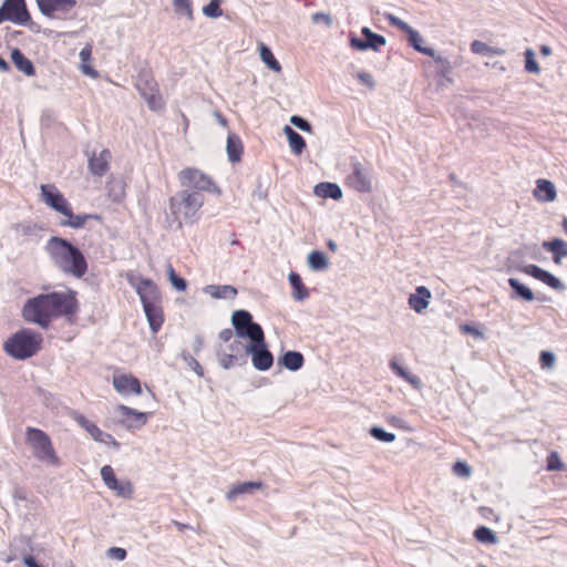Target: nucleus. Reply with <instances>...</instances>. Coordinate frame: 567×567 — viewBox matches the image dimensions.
<instances>
[{
    "instance_id": "f257e3e1",
    "label": "nucleus",
    "mask_w": 567,
    "mask_h": 567,
    "mask_svg": "<svg viewBox=\"0 0 567 567\" xmlns=\"http://www.w3.org/2000/svg\"><path fill=\"white\" fill-rule=\"evenodd\" d=\"M78 309L75 291H52L28 299L22 309V317L25 321L47 329L53 318L73 317Z\"/></svg>"
},
{
    "instance_id": "f03ea898",
    "label": "nucleus",
    "mask_w": 567,
    "mask_h": 567,
    "mask_svg": "<svg viewBox=\"0 0 567 567\" xmlns=\"http://www.w3.org/2000/svg\"><path fill=\"white\" fill-rule=\"evenodd\" d=\"M45 251L52 262L62 272L75 278H82L87 271V261L84 254L70 240L52 236L45 244Z\"/></svg>"
},
{
    "instance_id": "7ed1b4c3",
    "label": "nucleus",
    "mask_w": 567,
    "mask_h": 567,
    "mask_svg": "<svg viewBox=\"0 0 567 567\" xmlns=\"http://www.w3.org/2000/svg\"><path fill=\"white\" fill-rule=\"evenodd\" d=\"M42 334L30 329L22 328L14 332L3 343V350L17 360H27L41 349Z\"/></svg>"
},
{
    "instance_id": "20e7f679",
    "label": "nucleus",
    "mask_w": 567,
    "mask_h": 567,
    "mask_svg": "<svg viewBox=\"0 0 567 567\" xmlns=\"http://www.w3.org/2000/svg\"><path fill=\"white\" fill-rule=\"evenodd\" d=\"M204 195L200 192L181 190L169 199L171 213L177 219L182 215L186 223H194L196 214L204 204Z\"/></svg>"
},
{
    "instance_id": "39448f33",
    "label": "nucleus",
    "mask_w": 567,
    "mask_h": 567,
    "mask_svg": "<svg viewBox=\"0 0 567 567\" xmlns=\"http://www.w3.org/2000/svg\"><path fill=\"white\" fill-rule=\"evenodd\" d=\"M25 440L32 447L33 455L37 460L52 466L60 465V458L54 451L52 441L44 431L28 426L25 430Z\"/></svg>"
},
{
    "instance_id": "423d86ee",
    "label": "nucleus",
    "mask_w": 567,
    "mask_h": 567,
    "mask_svg": "<svg viewBox=\"0 0 567 567\" xmlns=\"http://www.w3.org/2000/svg\"><path fill=\"white\" fill-rule=\"evenodd\" d=\"M135 86L147 103L150 110L159 111L164 107V101L159 93L158 84L148 68L140 69Z\"/></svg>"
},
{
    "instance_id": "0eeeda50",
    "label": "nucleus",
    "mask_w": 567,
    "mask_h": 567,
    "mask_svg": "<svg viewBox=\"0 0 567 567\" xmlns=\"http://www.w3.org/2000/svg\"><path fill=\"white\" fill-rule=\"evenodd\" d=\"M125 278L128 285L135 289L143 307L162 301L159 289L152 279L144 278L132 271L126 272Z\"/></svg>"
},
{
    "instance_id": "6e6552de",
    "label": "nucleus",
    "mask_w": 567,
    "mask_h": 567,
    "mask_svg": "<svg viewBox=\"0 0 567 567\" xmlns=\"http://www.w3.org/2000/svg\"><path fill=\"white\" fill-rule=\"evenodd\" d=\"M231 324L237 338L248 339L249 342L264 334L261 326L255 322L251 313L245 309H238L233 312Z\"/></svg>"
},
{
    "instance_id": "1a4fd4ad",
    "label": "nucleus",
    "mask_w": 567,
    "mask_h": 567,
    "mask_svg": "<svg viewBox=\"0 0 567 567\" xmlns=\"http://www.w3.org/2000/svg\"><path fill=\"white\" fill-rule=\"evenodd\" d=\"M178 178L182 186L193 188L196 192L205 190L217 194L220 193L219 188L214 183V181L208 175H206L205 173L197 168H184L183 171L179 172Z\"/></svg>"
},
{
    "instance_id": "9d476101",
    "label": "nucleus",
    "mask_w": 567,
    "mask_h": 567,
    "mask_svg": "<svg viewBox=\"0 0 567 567\" xmlns=\"http://www.w3.org/2000/svg\"><path fill=\"white\" fill-rule=\"evenodd\" d=\"M246 353L251 355V362L256 370L268 371L274 364V355L265 341V334L251 340L246 346Z\"/></svg>"
},
{
    "instance_id": "9b49d317",
    "label": "nucleus",
    "mask_w": 567,
    "mask_h": 567,
    "mask_svg": "<svg viewBox=\"0 0 567 567\" xmlns=\"http://www.w3.org/2000/svg\"><path fill=\"white\" fill-rule=\"evenodd\" d=\"M41 14L49 19H68L76 0H35Z\"/></svg>"
},
{
    "instance_id": "f8f14e48",
    "label": "nucleus",
    "mask_w": 567,
    "mask_h": 567,
    "mask_svg": "<svg viewBox=\"0 0 567 567\" xmlns=\"http://www.w3.org/2000/svg\"><path fill=\"white\" fill-rule=\"evenodd\" d=\"M72 419L82 427L84 429L94 441L112 445L116 450L120 449V443L110 434L106 432H103L95 423L91 422L89 419H86L83 414L72 411L71 413Z\"/></svg>"
},
{
    "instance_id": "ddd939ff",
    "label": "nucleus",
    "mask_w": 567,
    "mask_h": 567,
    "mask_svg": "<svg viewBox=\"0 0 567 567\" xmlns=\"http://www.w3.org/2000/svg\"><path fill=\"white\" fill-rule=\"evenodd\" d=\"M0 12L6 17L7 21L14 24L30 21V12L25 0H3L0 6Z\"/></svg>"
},
{
    "instance_id": "4468645a",
    "label": "nucleus",
    "mask_w": 567,
    "mask_h": 567,
    "mask_svg": "<svg viewBox=\"0 0 567 567\" xmlns=\"http://www.w3.org/2000/svg\"><path fill=\"white\" fill-rule=\"evenodd\" d=\"M40 189L42 200L49 207L62 215L69 212L71 204L53 184H42Z\"/></svg>"
},
{
    "instance_id": "2eb2a0df",
    "label": "nucleus",
    "mask_w": 567,
    "mask_h": 567,
    "mask_svg": "<svg viewBox=\"0 0 567 567\" xmlns=\"http://www.w3.org/2000/svg\"><path fill=\"white\" fill-rule=\"evenodd\" d=\"M101 477L104 484L115 494L123 498H130L133 494V486L130 481H118L112 466L104 465L101 468Z\"/></svg>"
},
{
    "instance_id": "dca6fc26",
    "label": "nucleus",
    "mask_w": 567,
    "mask_h": 567,
    "mask_svg": "<svg viewBox=\"0 0 567 567\" xmlns=\"http://www.w3.org/2000/svg\"><path fill=\"white\" fill-rule=\"evenodd\" d=\"M113 386L120 394L134 393L140 395L142 393L141 382L133 374L114 375Z\"/></svg>"
},
{
    "instance_id": "f3484780",
    "label": "nucleus",
    "mask_w": 567,
    "mask_h": 567,
    "mask_svg": "<svg viewBox=\"0 0 567 567\" xmlns=\"http://www.w3.org/2000/svg\"><path fill=\"white\" fill-rule=\"evenodd\" d=\"M523 272H525L528 276H532L533 278L544 282L545 285L549 286L553 289H561L563 285L558 278H556L550 272L542 269L540 267L536 265H527L523 268Z\"/></svg>"
},
{
    "instance_id": "a211bd4d",
    "label": "nucleus",
    "mask_w": 567,
    "mask_h": 567,
    "mask_svg": "<svg viewBox=\"0 0 567 567\" xmlns=\"http://www.w3.org/2000/svg\"><path fill=\"white\" fill-rule=\"evenodd\" d=\"M362 39H357V49L367 50L372 49L379 51L385 45V38L383 35L373 33L369 28L361 30Z\"/></svg>"
},
{
    "instance_id": "6ab92c4d",
    "label": "nucleus",
    "mask_w": 567,
    "mask_h": 567,
    "mask_svg": "<svg viewBox=\"0 0 567 567\" xmlns=\"http://www.w3.org/2000/svg\"><path fill=\"white\" fill-rule=\"evenodd\" d=\"M431 298V291L425 286H419L415 289V293L410 295L408 303L411 309L421 313L429 307Z\"/></svg>"
},
{
    "instance_id": "aec40b11",
    "label": "nucleus",
    "mask_w": 567,
    "mask_h": 567,
    "mask_svg": "<svg viewBox=\"0 0 567 567\" xmlns=\"http://www.w3.org/2000/svg\"><path fill=\"white\" fill-rule=\"evenodd\" d=\"M261 487L262 483L260 481L241 482L233 485V487L226 493V498L233 502L239 496L251 495Z\"/></svg>"
},
{
    "instance_id": "412c9836",
    "label": "nucleus",
    "mask_w": 567,
    "mask_h": 567,
    "mask_svg": "<svg viewBox=\"0 0 567 567\" xmlns=\"http://www.w3.org/2000/svg\"><path fill=\"white\" fill-rule=\"evenodd\" d=\"M408 39H409V43L419 52L423 53V54H426L431 58H433L437 63H440L442 66H446V68H450L449 65V61L443 59L442 56H436L435 55V51L431 48H425V47H422V37L420 35V33L414 30V29H411L408 33Z\"/></svg>"
},
{
    "instance_id": "4be33fe9",
    "label": "nucleus",
    "mask_w": 567,
    "mask_h": 567,
    "mask_svg": "<svg viewBox=\"0 0 567 567\" xmlns=\"http://www.w3.org/2000/svg\"><path fill=\"white\" fill-rule=\"evenodd\" d=\"M144 313L153 333H156L163 326L164 312L161 302L143 307Z\"/></svg>"
},
{
    "instance_id": "5701e85b",
    "label": "nucleus",
    "mask_w": 567,
    "mask_h": 567,
    "mask_svg": "<svg viewBox=\"0 0 567 567\" xmlns=\"http://www.w3.org/2000/svg\"><path fill=\"white\" fill-rule=\"evenodd\" d=\"M305 358L299 351L288 350L278 357V365L296 372L303 367Z\"/></svg>"
},
{
    "instance_id": "b1692460",
    "label": "nucleus",
    "mask_w": 567,
    "mask_h": 567,
    "mask_svg": "<svg viewBox=\"0 0 567 567\" xmlns=\"http://www.w3.org/2000/svg\"><path fill=\"white\" fill-rule=\"evenodd\" d=\"M533 195L538 202L547 203L555 200L557 193L555 185L550 181L540 178L536 182Z\"/></svg>"
},
{
    "instance_id": "393cba45",
    "label": "nucleus",
    "mask_w": 567,
    "mask_h": 567,
    "mask_svg": "<svg viewBox=\"0 0 567 567\" xmlns=\"http://www.w3.org/2000/svg\"><path fill=\"white\" fill-rule=\"evenodd\" d=\"M111 158V152L109 150H103L100 152L99 155H93L90 159H89V169L90 172L95 175V176H103L110 165H109V161Z\"/></svg>"
},
{
    "instance_id": "a878e982",
    "label": "nucleus",
    "mask_w": 567,
    "mask_h": 567,
    "mask_svg": "<svg viewBox=\"0 0 567 567\" xmlns=\"http://www.w3.org/2000/svg\"><path fill=\"white\" fill-rule=\"evenodd\" d=\"M11 61L14 66L27 76L35 75L33 62L27 58L20 49L16 48L11 51Z\"/></svg>"
},
{
    "instance_id": "bb28decb",
    "label": "nucleus",
    "mask_w": 567,
    "mask_h": 567,
    "mask_svg": "<svg viewBox=\"0 0 567 567\" xmlns=\"http://www.w3.org/2000/svg\"><path fill=\"white\" fill-rule=\"evenodd\" d=\"M542 247L553 255L555 264L559 265L564 257H567V243L560 238L544 241Z\"/></svg>"
},
{
    "instance_id": "cd10ccee",
    "label": "nucleus",
    "mask_w": 567,
    "mask_h": 567,
    "mask_svg": "<svg viewBox=\"0 0 567 567\" xmlns=\"http://www.w3.org/2000/svg\"><path fill=\"white\" fill-rule=\"evenodd\" d=\"M117 412L131 421L127 423V427H141L147 421V414L145 412H140L135 409H132L126 405H118Z\"/></svg>"
},
{
    "instance_id": "c85d7f7f",
    "label": "nucleus",
    "mask_w": 567,
    "mask_h": 567,
    "mask_svg": "<svg viewBox=\"0 0 567 567\" xmlns=\"http://www.w3.org/2000/svg\"><path fill=\"white\" fill-rule=\"evenodd\" d=\"M63 216L66 217L65 220H62L60 223L61 226H64V227H71V228H74V229H80L82 228L85 223L90 219H100V216L99 215H94V214H79V215H74L73 214V210H72V207L69 208V212L66 214H63Z\"/></svg>"
},
{
    "instance_id": "c756f323",
    "label": "nucleus",
    "mask_w": 567,
    "mask_h": 567,
    "mask_svg": "<svg viewBox=\"0 0 567 567\" xmlns=\"http://www.w3.org/2000/svg\"><path fill=\"white\" fill-rule=\"evenodd\" d=\"M226 151L229 162L238 163L241 159L244 146L240 137L235 133H229L227 136Z\"/></svg>"
},
{
    "instance_id": "7c9ffc66",
    "label": "nucleus",
    "mask_w": 567,
    "mask_h": 567,
    "mask_svg": "<svg viewBox=\"0 0 567 567\" xmlns=\"http://www.w3.org/2000/svg\"><path fill=\"white\" fill-rule=\"evenodd\" d=\"M204 291L215 299H234L238 293L231 285H208Z\"/></svg>"
},
{
    "instance_id": "2f4dec72",
    "label": "nucleus",
    "mask_w": 567,
    "mask_h": 567,
    "mask_svg": "<svg viewBox=\"0 0 567 567\" xmlns=\"http://www.w3.org/2000/svg\"><path fill=\"white\" fill-rule=\"evenodd\" d=\"M315 195L321 198L340 199L342 190L336 183L322 182L315 186Z\"/></svg>"
},
{
    "instance_id": "473e14b6",
    "label": "nucleus",
    "mask_w": 567,
    "mask_h": 567,
    "mask_svg": "<svg viewBox=\"0 0 567 567\" xmlns=\"http://www.w3.org/2000/svg\"><path fill=\"white\" fill-rule=\"evenodd\" d=\"M284 133L288 140L289 146L291 148V152L295 155H300L306 148V141L305 138L295 131L291 126L286 125L284 127Z\"/></svg>"
},
{
    "instance_id": "72a5a7b5",
    "label": "nucleus",
    "mask_w": 567,
    "mask_h": 567,
    "mask_svg": "<svg viewBox=\"0 0 567 567\" xmlns=\"http://www.w3.org/2000/svg\"><path fill=\"white\" fill-rule=\"evenodd\" d=\"M289 284L292 288V298L297 301H303L308 298L309 292L302 282V278L298 272L291 271L288 275Z\"/></svg>"
},
{
    "instance_id": "f704fd0d",
    "label": "nucleus",
    "mask_w": 567,
    "mask_h": 567,
    "mask_svg": "<svg viewBox=\"0 0 567 567\" xmlns=\"http://www.w3.org/2000/svg\"><path fill=\"white\" fill-rule=\"evenodd\" d=\"M81 65L80 69L84 75H87L92 79H96L99 76V72L90 64L92 58V47L86 44L81 49L79 53Z\"/></svg>"
},
{
    "instance_id": "c9c22d12",
    "label": "nucleus",
    "mask_w": 567,
    "mask_h": 567,
    "mask_svg": "<svg viewBox=\"0 0 567 567\" xmlns=\"http://www.w3.org/2000/svg\"><path fill=\"white\" fill-rule=\"evenodd\" d=\"M219 364L225 369L228 370L236 365H244L247 363V358L245 353H225V352H217Z\"/></svg>"
},
{
    "instance_id": "e433bc0d",
    "label": "nucleus",
    "mask_w": 567,
    "mask_h": 567,
    "mask_svg": "<svg viewBox=\"0 0 567 567\" xmlns=\"http://www.w3.org/2000/svg\"><path fill=\"white\" fill-rule=\"evenodd\" d=\"M258 49H259L260 59L267 65V68L274 72H280L281 64L275 58L271 49L262 42L259 43Z\"/></svg>"
},
{
    "instance_id": "4c0bfd02",
    "label": "nucleus",
    "mask_w": 567,
    "mask_h": 567,
    "mask_svg": "<svg viewBox=\"0 0 567 567\" xmlns=\"http://www.w3.org/2000/svg\"><path fill=\"white\" fill-rule=\"evenodd\" d=\"M308 266L313 271H321L328 268V258L321 250H312L308 255Z\"/></svg>"
},
{
    "instance_id": "58836bf2",
    "label": "nucleus",
    "mask_w": 567,
    "mask_h": 567,
    "mask_svg": "<svg viewBox=\"0 0 567 567\" xmlns=\"http://www.w3.org/2000/svg\"><path fill=\"white\" fill-rule=\"evenodd\" d=\"M471 51L475 54H481V55H503V54H505L504 49L492 48L480 40H474L471 43Z\"/></svg>"
},
{
    "instance_id": "ea45409f",
    "label": "nucleus",
    "mask_w": 567,
    "mask_h": 567,
    "mask_svg": "<svg viewBox=\"0 0 567 567\" xmlns=\"http://www.w3.org/2000/svg\"><path fill=\"white\" fill-rule=\"evenodd\" d=\"M508 285L515 290V292L525 301H532L534 300V293L533 291L519 282L516 278H509Z\"/></svg>"
},
{
    "instance_id": "a19ab883",
    "label": "nucleus",
    "mask_w": 567,
    "mask_h": 567,
    "mask_svg": "<svg viewBox=\"0 0 567 567\" xmlns=\"http://www.w3.org/2000/svg\"><path fill=\"white\" fill-rule=\"evenodd\" d=\"M390 367L396 375L404 379L410 384L414 386H417L420 384V379L416 375H413L405 371V369H403L398 362L391 361Z\"/></svg>"
},
{
    "instance_id": "79ce46f5",
    "label": "nucleus",
    "mask_w": 567,
    "mask_h": 567,
    "mask_svg": "<svg viewBox=\"0 0 567 567\" xmlns=\"http://www.w3.org/2000/svg\"><path fill=\"white\" fill-rule=\"evenodd\" d=\"M168 280L177 291H185L187 288V281L175 272V269L171 264L167 265Z\"/></svg>"
},
{
    "instance_id": "37998d69",
    "label": "nucleus",
    "mask_w": 567,
    "mask_h": 567,
    "mask_svg": "<svg viewBox=\"0 0 567 567\" xmlns=\"http://www.w3.org/2000/svg\"><path fill=\"white\" fill-rule=\"evenodd\" d=\"M474 537L478 542L486 544H494L497 540L495 533L485 526H480L478 528H476L474 532Z\"/></svg>"
},
{
    "instance_id": "c03bdc74",
    "label": "nucleus",
    "mask_w": 567,
    "mask_h": 567,
    "mask_svg": "<svg viewBox=\"0 0 567 567\" xmlns=\"http://www.w3.org/2000/svg\"><path fill=\"white\" fill-rule=\"evenodd\" d=\"M220 4L221 0H210L208 4L204 6L203 13L208 18H219L223 14Z\"/></svg>"
},
{
    "instance_id": "a18cd8bd",
    "label": "nucleus",
    "mask_w": 567,
    "mask_h": 567,
    "mask_svg": "<svg viewBox=\"0 0 567 567\" xmlns=\"http://www.w3.org/2000/svg\"><path fill=\"white\" fill-rule=\"evenodd\" d=\"M525 70L529 73L538 74L540 68L535 60V53L532 49L525 51Z\"/></svg>"
},
{
    "instance_id": "49530a36",
    "label": "nucleus",
    "mask_w": 567,
    "mask_h": 567,
    "mask_svg": "<svg viewBox=\"0 0 567 567\" xmlns=\"http://www.w3.org/2000/svg\"><path fill=\"white\" fill-rule=\"evenodd\" d=\"M546 463L547 471H563L565 467L559 454L555 451L548 454Z\"/></svg>"
},
{
    "instance_id": "de8ad7c7",
    "label": "nucleus",
    "mask_w": 567,
    "mask_h": 567,
    "mask_svg": "<svg viewBox=\"0 0 567 567\" xmlns=\"http://www.w3.org/2000/svg\"><path fill=\"white\" fill-rule=\"evenodd\" d=\"M182 359L184 360V362L198 375V377H203L204 375V370L202 368V365L199 364V362L188 352H183L182 353Z\"/></svg>"
},
{
    "instance_id": "09e8293b",
    "label": "nucleus",
    "mask_w": 567,
    "mask_h": 567,
    "mask_svg": "<svg viewBox=\"0 0 567 567\" xmlns=\"http://www.w3.org/2000/svg\"><path fill=\"white\" fill-rule=\"evenodd\" d=\"M290 123L302 132L310 133L312 131L310 122L300 115H292Z\"/></svg>"
},
{
    "instance_id": "8fccbe9b",
    "label": "nucleus",
    "mask_w": 567,
    "mask_h": 567,
    "mask_svg": "<svg viewBox=\"0 0 567 567\" xmlns=\"http://www.w3.org/2000/svg\"><path fill=\"white\" fill-rule=\"evenodd\" d=\"M370 433L373 437L382 442L390 443L395 440V435L393 433H389L381 427H372Z\"/></svg>"
},
{
    "instance_id": "3c124183",
    "label": "nucleus",
    "mask_w": 567,
    "mask_h": 567,
    "mask_svg": "<svg viewBox=\"0 0 567 567\" xmlns=\"http://www.w3.org/2000/svg\"><path fill=\"white\" fill-rule=\"evenodd\" d=\"M386 20L392 27L400 29L401 31H403L406 34L412 29L406 22H404L403 20H401L400 18H398L393 14H388Z\"/></svg>"
},
{
    "instance_id": "603ef678",
    "label": "nucleus",
    "mask_w": 567,
    "mask_h": 567,
    "mask_svg": "<svg viewBox=\"0 0 567 567\" xmlns=\"http://www.w3.org/2000/svg\"><path fill=\"white\" fill-rule=\"evenodd\" d=\"M106 556L111 559H115L122 561L126 558L127 553L124 548L121 547H111L106 551Z\"/></svg>"
},
{
    "instance_id": "864d4df0",
    "label": "nucleus",
    "mask_w": 567,
    "mask_h": 567,
    "mask_svg": "<svg viewBox=\"0 0 567 567\" xmlns=\"http://www.w3.org/2000/svg\"><path fill=\"white\" fill-rule=\"evenodd\" d=\"M311 20L315 24H324L326 27H330L332 23L331 16L324 12H316L311 16Z\"/></svg>"
},
{
    "instance_id": "5fc2aeb1",
    "label": "nucleus",
    "mask_w": 567,
    "mask_h": 567,
    "mask_svg": "<svg viewBox=\"0 0 567 567\" xmlns=\"http://www.w3.org/2000/svg\"><path fill=\"white\" fill-rule=\"evenodd\" d=\"M453 471L455 474H457L460 476H464V477H466L471 474V468L465 462H456L453 465Z\"/></svg>"
},
{
    "instance_id": "6e6d98bb",
    "label": "nucleus",
    "mask_w": 567,
    "mask_h": 567,
    "mask_svg": "<svg viewBox=\"0 0 567 567\" xmlns=\"http://www.w3.org/2000/svg\"><path fill=\"white\" fill-rule=\"evenodd\" d=\"M246 346L239 339L233 340L230 344L228 346L230 353H245L247 357L248 353H246Z\"/></svg>"
},
{
    "instance_id": "4d7b16f0",
    "label": "nucleus",
    "mask_w": 567,
    "mask_h": 567,
    "mask_svg": "<svg viewBox=\"0 0 567 567\" xmlns=\"http://www.w3.org/2000/svg\"><path fill=\"white\" fill-rule=\"evenodd\" d=\"M539 360H540V364H542L543 368H550V367L554 365L555 357L550 352L543 351L540 353Z\"/></svg>"
},
{
    "instance_id": "13d9d810",
    "label": "nucleus",
    "mask_w": 567,
    "mask_h": 567,
    "mask_svg": "<svg viewBox=\"0 0 567 567\" xmlns=\"http://www.w3.org/2000/svg\"><path fill=\"white\" fill-rule=\"evenodd\" d=\"M174 6L178 10H185L189 16L192 14L190 0H174Z\"/></svg>"
},
{
    "instance_id": "bf43d9fd",
    "label": "nucleus",
    "mask_w": 567,
    "mask_h": 567,
    "mask_svg": "<svg viewBox=\"0 0 567 567\" xmlns=\"http://www.w3.org/2000/svg\"><path fill=\"white\" fill-rule=\"evenodd\" d=\"M370 189L369 182L361 178L360 173L357 171V190L358 192H365Z\"/></svg>"
},
{
    "instance_id": "052dcab7",
    "label": "nucleus",
    "mask_w": 567,
    "mask_h": 567,
    "mask_svg": "<svg viewBox=\"0 0 567 567\" xmlns=\"http://www.w3.org/2000/svg\"><path fill=\"white\" fill-rule=\"evenodd\" d=\"M234 337V331L229 328L227 329H224L219 332V339L223 341V342H229Z\"/></svg>"
},
{
    "instance_id": "680f3d73",
    "label": "nucleus",
    "mask_w": 567,
    "mask_h": 567,
    "mask_svg": "<svg viewBox=\"0 0 567 567\" xmlns=\"http://www.w3.org/2000/svg\"><path fill=\"white\" fill-rule=\"evenodd\" d=\"M359 79L361 80L362 83H364L369 89H372L373 85H374V82H373V79L370 74L368 73H361L359 74Z\"/></svg>"
},
{
    "instance_id": "e2e57ef3",
    "label": "nucleus",
    "mask_w": 567,
    "mask_h": 567,
    "mask_svg": "<svg viewBox=\"0 0 567 567\" xmlns=\"http://www.w3.org/2000/svg\"><path fill=\"white\" fill-rule=\"evenodd\" d=\"M19 25L28 27L33 32H40V25L33 22L31 18L30 21H28L27 23H20Z\"/></svg>"
},
{
    "instance_id": "0e129e2a",
    "label": "nucleus",
    "mask_w": 567,
    "mask_h": 567,
    "mask_svg": "<svg viewBox=\"0 0 567 567\" xmlns=\"http://www.w3.org/2000/svg\"><path fill=\"white\" fill-rule=\"evenodd\" d=\"M254 196L259 199H265L267 197V193L262 190L261 185L259 184L254 192Z\"/></svg>"
},
{
    "instance_id": "69168bd1",
    "label": "nucleus",
    "mask_w": 567,
    "mask_h": 567,
    "mask_svg": "<svg viewBox=\"0 0 567 567\" xmlns=\"http://www.w3.org/2000/svg\"><path fill=\"white\" fill-rule=\"evenodd\" d=\"M461 330L464 332V333H471V334H480L478 331L472 327V326H468V324H464L461 327Z\"/></svg>"
},
{
    "instance_id": "338daca9",
    "label": "nucleus",
    "mask_w": 567,
    "mask_h": 567,
    "mask_svg": "<svg viewBox=\"0 0 567 567\" xmlns=\"http://www.w3.org/2000/svg\"><path fill=\"white\" fill-rule=\"evenodd\" d=\"M203 344H204L203 338L200 336H196L195 341H194L195 352H198L202 349Z\"/></svg>"
},
{
    "instance_id": "774afa93",
    "label": "nucleus",
    "mask_w": 567,
    "mask_h": 567,
    "mask_svg": "<svg viewBox=\"0 0 567 567\" xmlns=\"http://www.w3.org/2000/svg\"><path fill=\"white\" fill-rule=\"evenodd\" d=\"M10 69H11L10 64L2 56H0V71L1 72H9Z\"/></svg>"
}]
</instances>
